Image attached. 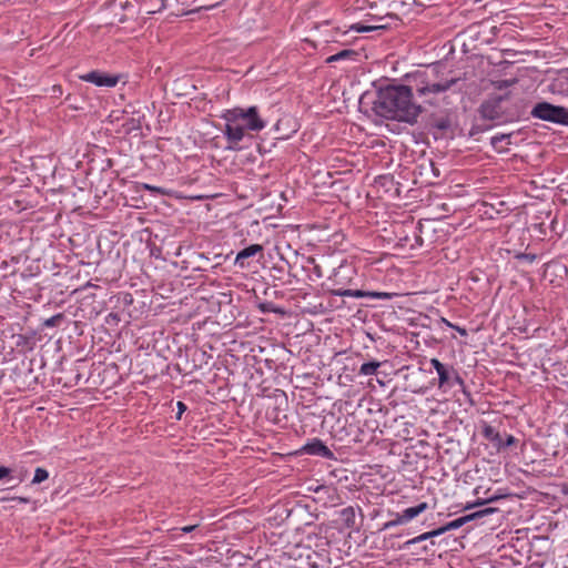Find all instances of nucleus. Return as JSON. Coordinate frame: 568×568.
Here are the masks:
<instances>
[{
  "mask_svg": "<svg viewBox=\"0 0 568 568\" xmlns=\"http://www.w3.org/2000/svg\"><path fill=\"white\" fill-rule=\"evenodd\" d=\"M506 139H509V135H506V134H501V135H495V136H491L490 139V143L491 145L495 148V149H501V142Z\"/></svg>",
  "mask_w": 568,
  "mask_h": 568,
  "instance_id": "nucleus-32",
  "label": "nucleus"
},
{
  "mask_svg": "<svg viewBox=\"0 0 568 568\" xmlns=\"http://www.w3.org/2000/svg\"><path fill=\"white\" fill-rule=\"evenodd\" d=\"M483 436L499 452L503 449L504 435L500 434L495 427L485 425L483 428Z\"/></svg>",
  "mask_w": 568,
  "mask_h": 568,
  "instance_id": "nucleus-14",
  "label": "nucleus"
},
{
  "mask_svg": "<svg viewBox=\"0 0 568 568\" xmlns=\"http://www.w3.org/2000/svg\"><path fill=\"white\" fill-rule=\"evenodd\" d=\"M425 128L435 140L453 138L455 134V125L448 113H432L425 123Z\"/></svg>",
  "mask_w": 568,
  "mask_h": 568,
  "instance_id": "nucleus-3",
  "label": "nucleus"
},
{
  "mask_svg": "<svg viewBox=\"0 0 568 568\" xmlns=\"http://www.w3.org/2000/svg\"><path fill=\"white\" fill-rule=\"evenodd\" d=\"M535 118L568 126V108L540 102L535 104Z\"/></svg>",
  "mask_w": 568,
  "mask_h": 568,
  "instance_id": "nucleus-6",
  "label": "nucleus"
},
{
  "mask_svg": "<svg viewBox=\"0 0 568 568\" xmlns=\"http://www.w3.org/2000/svg\"><path fill=\"white\" fill-rule=\"evenodd\" d=\"M437 536H440V532L438 531V528L437 529H434L432 531H427V532H424L413 539H409L405 542V546L408 547L410 545H415V544H418L420 541H425L427 539H430V538H434V537H437Z\"/></svg>",
  "mask_w": 568,
  "mask_h": 568,
  "instance_id": "nucleus-21",
  "label": "nucleus"
},
{
  "mask_svg": "<svg viewBox=\"0 0 568 568\" xmlns=\"http://www.w3.org/2000/svg\"><path fill=\"white\" fill-rule=\"evenodd\" d=\"M535 542L538 544V548L540 551H535V568H552L554 566V556L550 551L551 545L547 537H536Z\"/></svg>",
  "mask_w": 568,
  "mask_h": 568,
  "instance_id": "nucleus-9",
  "label": "nucleus"
},
{
  "mask_svg": "<svg viewBox=\"0 0 568 568\" xmlns=\"http://www.w3.org/2000/svg\"><path fill=\"white\" fill-rule=\"evenodd\" d=\"M144 189L146 190H150L152 192H156V193H163L162 190L158 186H152V185H149V184H144Z\"/></svg>",
  "mask_w": 568,
  "mask_h": 568,
  "instance_id": "nucleus-43",
  "label": "nucleus"
},
{
  "mask_svg": "<svg viewBox=\"0 0 568 568\" xmlns=\"http://www.w3.org/2000/svg\"><path fill=\"white\" fill-rule=\"evenodd\" d=\"M455 385H458L460 387H464V381L463 378L458 375L457 372H455L453 369V375H452V378H450V384L447 385V387H454Z\"/></svg>",
  "mask_w": 568,
  "mask_h": 568,
  "instance_id": "nucleus-33",
  "label": "nucleus"
},
{
  "mask_svg": "<svg viewBox=\"0 0 568 568\" xmlns=\"http://www.w3.org/2000/svg\"><path fill=\"white\" fill-rule=\"evenodd\" d=\"M231 116V109L225 110L221 116L226 122L223 134L227 140L229 145L225 149L237 151L241 149L240 142L244 139L246 130L240 120L232 122Z\"/></svg>",
  "mask_w": 568,
  "mask_h": 568,
  "instance_id": "nucleus-5",
  "label": "nucleus"
},
{
  "mask_svg": "<svg viewBox=\"0 0 568 568\" xmlns=\"http://www.w3.org/2000/svg\"><path fill=\"white\" fill-rule=\"evenodd\" d=\"M496 511H497V508L486 507V508H483V509L477 510L475 513H471L470 516L473 517V520H475V519L483 518L485 516L491 515V514H494Z\"/></svg>",
  "mask_w": 568,
  "mask_h": 568,
  "instance_id": "nucleus-28",
  "label": "nucleus"
},
{
  "mask_svg": "<svg viewBox=\"0 0 568 568\" xmlns=\"http://www.w3.org/2000/svg\"><path fill=\"white\" fill-rule=\"evenodd\" d=\"M51 91L54 97L62 94V88L60 85H53Z\"/></svg>",
  "mask_w": 568,
  "mask_h": 568,
  "instance_id": "nucleus-42",
  "label": "nucleus"
},
{
  "mask_svg": "<svg viewBox=\"0 0 568 568\" xmlns=\"http://www.w3.org/2000/svg\"><path fill=\"white\" fill-rule=\"evenodd\" d=\"M523 77L511 78L507 80H494L493 87L498 90V93L489 94L480 104L478 112L483 120L500 124L511 121L515 113L511 111V99L516 94L518 87L525 89L526 85Z\"/></svg>",
  "mask_w": 568,
  "mask_h": 568,
  "instance_id": "nucleus-2",
  "label": "nucleus"
},
{
  "mask_svg": "<svg viewBox=\"0 0 568 568\" xmlns=\"http://www.w3.org/2000/svg\"><path fill=\"white\" fill-rule=\"evenodd\" d=\"M516 442V438L513 435H504L503 438V449L511 446Z\"/></svg>",
  "mask_w": 568,
  "mask_h": 568,
  "instance_id": "nucleus-38",
  "label": "nucleus"
},
{
  "mask_svg": "<svg viewBox=\"0 0 568 568\" xmlns=\"http://www.w3.org/2000/svg\"><path fill=\"white\" fill-rule=\"evenodd\" d=\"M49 478V473L47 469L44 468H41V467H38L36 470H34V476H33V479H32V484L33 485H37V484H41L42 481L47 480Z\"/></svg>",
  "mask_w": 568,
  "mask_h": 568,
  "instance_id": "nucleus-24",
  "label": "nucleus"
},
{
  "mask_svg": "<svg viewBox=\"0 0 568 568\" xmlns=\"http://www.w3.org/2000/svg\"><path fill=\"white\" fill-rule=\"evenodd\" d=\"M541 28H542L541 26H535V34H536V33H538V32L536 31V29H541Z\"/></svg>",
  "mask_w": 568,
  "mask_h": 568,
  "instance_id": "nucleus-49",
  "label": "nucleus"
},
{
  "mask_svg": "<svg viewBox=\"0 0 568 568\" xmlns=\"http://www.w3.org/2000/svg\"><path fill=\"white\" fill-rule=\"evenodd\" d=\"M176 407H178V413H176L175 418L178 420H180L182 418V414L187 409V406L183 402L179 400L176 403Z\"/></svg>",
  "mask_w": 568,
  "mask_h": 568,
  "instance_id": "nucleus-37",
  "label": "nucleus"
},
{
  "mask_svg": "<svg viewBox=\"0 0 568 568\" xmlns=\"http://www.w3.org/2000/svg\"><path fill=\"white\" fill-rule=\"evenodd\" d=\"M554 500H555V497L552 495H550L549 493H541V491H537L535 489V498H534L535 507L539 503L550 505Z\"/></svg>",
  "mask_w": 568,
  "mask_h": 568,
  "instance_id": "nucleus-23",
  "label": "nucleus"
},
{
  "mask_svg": "<svg viewBox=\"0 0 568 568\" xmlns=\"http://www.w3.org/2000/svg\"><path fill=\"white\" fill-rule=\"evenodd\" d=\"M430 365L436 369L437 374L439 375L442 372H445L447 369L446 365H444L439 359L432 358Z\"/></svg>",
  "mask_w": 568,
  "mask_h": 568,
  "instance_id": "nucleus-36",
  "label": "nucleus"
},
{
  "mask_svg": "<svg viewBox=\"0 0 568 568\" xmlns=\"http://www.w3.org/2000/svg\"><path fill=\"white\" fill-rule=\"evenodd\" d=\"M79 79L84 82L93 83L97 87L113 88L118 84L120 78L119 75H113L99 70H93L85 74H81Z\"/></svg>",
  "mask_w": 568,
  "mask_h": 568,
  "instance_id": "nucleus-10",
  "label": "nucleus"
},
{
  "mask_svg": "<svg viewBox=\"0 0 568 568\" xmlns=\"http://www.w3.org/2000/svg\"><path fill=\"white\" fill-rule=\"evenodd\" d=\"M64 315L62 313L55 314L43 322L44 327H57L63 321Z\"/></svg>",
  "mask_w": 568,
  "mask_h": 568,
  "instance_id": "nucleus-25",
  "label": "nucleus"
},
{
  "mask_svg": "<svg viewBox=\"0 0 568 568\" xmlns=\"http://www.w3.org/2000/svg\"><path fill=\"white\" fill-rule=\"evenodd\" d=\"M545 82H546L545 80H541V81L539 82V87L544 85V84H545Z\"/></svg>",
  "mask_w": 568,
  "mask_h": 568,
  "instance_id": "nucleus-50",
  "label": "nucleus"
},
{
  "mask_svg": "<svg viewBox=\"0 0 568 568\" xmlns=\"http://www.w3.org/2000/svg\"><path fill=\"white\" fill-rule=\"evenodd\" d=\"M453 328H455L462 336H466L467 335V331L463 327H459V326H453Z\"/></svg>",
  "mask_w": 568,
  "mask_h": 568,
  "instance_id": "nucleus-45",
  "label": "nucleus"
},
{
  "mask_svg": "<svg viewBox=\"0 0 568 568\" xmlns=\"http://www.w3.org/2000/svg\"><path fill=\"white\" fill-rule=\"evenodd\" d=\"M231 120H240L245 130L260 132L266 126V122L260 116L257 106H250L247 109L233 108L231 109Z\"/></svg>",
  "mask_w": 568,
  "mask_h": 568,
  "instance_id": "nucleus-4",
  "label": "nucleus"
},
{
  "mask_svg": "<svg viewBox=\"0 0 568 568\" xmlns=\"http://www.w3.org/2000/svg\"><path fill=\"white\" fill-rule=\"evenodd\" d=\"M356 268L352 264L341 263L334 268L333 274L329 276L334 288L329 291H343L346 286L351 285L356 277Z\"/></svg>",
  "mask_w": 568,
  "mask_h": 568,
  "instance_id": "nucleus-7",
  "label": "nucleus"
},
{
  "mask_svg": "<svg viewBox=\"0 0 568 568\" xmlns=\"http://www.w3.org/2000/svg\"><path fill=\"white\" fill-rule=\"evenodd\" d=\"M396 293H388V292H376V291H369V297L376 298V300H392L394 296H396Z\"/></svg>",
  "mask_w": 568,
  "mask_h": 568,
  "instance_id": "nucleus-27",
  "label": "nucleus"
},
{
  "mask_svg": "<svg viewBox=\"0 0 568 568\" xmlns=\"http://www.w3.org/2000/svg\"><path fill=\"white\" fill-rule=\"evenodd\" d=\"M490 128H491V125H487V124H484V123H475L471 126V129L469 131V134L471 136H475L476 134H479V133H481V132H484V131H486V130H488Z\"/></svg>",
  "mask_w": 568,
  "mask_h": 568,
  "instance_id": "nucleus-31",
  "label": "nucleus"
},
{
  "mask_svg": "<svg viewBox=\"0 0 568 568\" xmlns=\"http://www.w3.org/2000/svg\"><path fill=\"white\" fill-rule=\"evenodd\" d=\"M430 365L436 369L437 374L439 375L442 372H445L447 369L446 365H444L439 359L432 358Z\"/></svg>",
  "mask_w": 568,
  "mask_h": 568,
  "instance_id": "nucleus-34",
  "label": "nucleus"
},
{
  "mask_svg": "<svg viewBox=\"0 0 568 568\" xmlns=\"http://www.w3.org/2000/svg\"><path fill=\"white\" fill-rule=\"evenodd\" d=\"M383 19H384L383 17L375 18L376 21H382Z\"/></svg>",
  "mask_w": 568,
  "mask_h": 568,
  "instance_id": "nucleus-51",
  "label": "nucleus"
},
{
  "mask_svg": "<svg viewBox=\"0 0 568 568\" xmlns=\"http://www.w3.org/2000/svg\"><path fill=\"white\" fill-rule=\"evenodd\" d=\"M538 232L541 235V236H539V239H541V240H542V236H545L547 234L546 229L544 227V223L542 222L538 224Z\"/></svg>",
  "mask_w": 568,
  "mask_h": 568,
  "instance_id": "nucleus-44",
  "label": "nucleus"
},
{
  "mask_svg": "<svg viewBox=\"0 0 568 568\" xmlns=\"http://www.w3.org/2000/svg\"><path fill=\"white\" fill-rule=\"evenodd\" d=\"M443 322H444L447 326H449V327H453V326H454L453 324H450V323H449L447 320H445V318H443Z\"/></svg>",
  "mask_w": 568,
  "mask_h": 568,
  "instance_id": "nucleus-47",
  "label": "nucleus"
},
{
  "mask_svg": "<svg viewBox=\"0 0 568 568\" xmlns=\"http://www.w3.org/2000/svg\"><path fill=\"white\" fill-rule=\"evenodd\" d=\"M520 257L529 258L532 261V254H529V253H525V254L520 255Z\"/></svg>",
  "mask_w": 568,
  "mask_h": 568,
  "instance_id": "nucleus-46",
  "label": "nucleus"
},
{
  "mask_svg": "<svg viewBox=\"0 0 568 568\" xmlns=\"http://www.w3.org/2000/svg\"><path fill=\"white\" fill-rule=\"evenodd\" d=\"M357 55H358V53L355 50L344 49V50L328 57L326 59V62L333 63V62H337L341 60L355 59V57H357Z\"/></svg>",
  "mask_w": 568,
  "mask_h": 568,
  "instance_id": "nucleus-19",
  "label": "nucleus"
},
{
  "mask_svg": "<svg viewBox=\"0 0 568 568\" xmlns=\"http://www.w3.org/2000/svg\"><path fill=\"white\" fill-rule=\"evenodd\" d=\"M258 310L266 314V313H275V314H284V311L280 307H277L272 302H262L257 305Z\"/></svg>",
  "mask_w": 568,
  "mask_h": 568,
  "instance_id": "nucleus-22",
  "label": "nucleus"
},
{
  "mask_svg": "<svg viewBox=\"0 0 568 568\" xmlns=\"http://www.w3.org/2000/svg\"><path fill=\"white\" fill-rule=\"evenodd\" d=\"M301 452L306 455L321 456L326 459H335L334 453L321 440L320 438H313L307 442Z\"/></svg>",
  "mask_w": 568,
  "mask_h": 568,
  "instance_id": "nucleus-12",
  "label": "nucleus"
},
{
  "mask_svg": "<svg viewBox=\"0 0 568 568\" xmlns=\"http://www.w3.org/2000/svg\"><path fill=\"white\" fill-rule=\"evenodd\" d=\"M406 81L407 84H388L377 90L372 106L377 116L414 125L424 111L414 101V93L422 103L436 105L439 95L454 88L459 79H438L436 68H432L406 74Z\"/></svg>",
  "mask_w": 568,
  "mask_h": 568,
  "instance_id": "nucleus-1",
  "label": "nucleus"
},
{
  "mask_svg": "<svg viewBox=\"0 0 568 568\" xmlns=\"http://www.w3.org/2000/svg\"><path fill=\"white\" fill-rule=\"evenodd\" d=\"M561 270H565V267L562 265H560L559 263H547L545 265V270H544L542 276L546 280L548 273H556L557 271H561Z\"/></svg>",
  "mask_w": 568,
  "mask_h": 568,
  "instance_id": "nucleus-29",
  "label": "nucleus"
},
{
  "mask_svg": "<svg viewBox=\"0 0 568 568\" xmlns=\"http://www.w3.org/2000/svg\"><path fill=\"white\" fill-rule=\"evenodd\" d=\"M10 474H11V469L9 467L0 466V480L10 476Z\"/></svg>",
  "mask_w": 568,
  "mask_h": 568,
  "instance_id": "nucleus-41",
  "label": "nucleus"
},
{
  "mask_svg": "<svg viewBox=\"0 0 568 568\" xmlns=\"http://www.w3.org/2000/svg\"><path fill=\"white\" fill-rule=\"evenodd\" d=\"M427 508L428 504L423 501L414 507L404 509L402 513H396L393 519L383 525L382 530H388L398 525H404L424 513Z\"/></svg>",
  "mask_w": 568,
  "mask_h": 568,
  "instance_id": "nucleus-8",
  "label": "nucleus"
},
{
  "mask_svg": "<svg viewBox=\"0 0 568 568\" xmlns=\"http://www.w3.org/2000/svg\"><path fill=\"white\" fill-rule=\"evenodd\" d=\"M381 365H382V363L377 362V361H371L367 363H363L358 373H359V375H365V376L374 375L377 373V369Z\"/></svg>",
  "mask_w": 568,
  "mask_h": 568,
  "instance_id": "nucleus-20",
  "label": "nucleus"
},
{
  "mask_svg": "<svg viewBox=\"0 0 568 568\" xmlns=\"http://www.w3.org/2000/svg\"><path fill=\"white\" fill-rule=\"evenodd\" d=\"M264 247L261 244H251L240 252H237L234 265L241 270H245L250 266L248 258L255 256L256 254H263Z\"/></svg>",
  "mask_w": 568,
  "mask_h": 568,
  "instance_id": "nucleus-13",
  "label": "nucleus"
},
{
  "mask_svg": "<svg viewBox=\"0 0 568 568\" xmlns=\"http://www.w3.org/2000/svg\"><path fill=\"white\" fill-rule=\"evenodd\" d=\"M430 365L436 369L437 374L439 375L442 372H445L447 369L446 365H444L439 359L432 358Z\"/></svg>",
  "mask_w": 568,
  "mask_h": 568,
  "instance_id": "nucleus-35",
  "label": "nucleus"
},
{
  "mask_svg": "<svg viewBox=\"0 0 568 568\" xmlns=\"http://www.w3.org/2000/svg\"><path fill=\"white\" fill-rule=\"evenodd\" d=\"M469 521H473V517L470 516V514L462 516V517H459V518H457L455 520H452V521L447 523L446 525L439 527L438 531L440 532V535H443L446 531L458 529V528H460L462 526L466 525Z\"/></svg>",
  "mask_w": 568,
  "mask_h": 568,
  "instance_id": "nucleus-15",
  "label": "nucleus"
},
{
  "mask_svg": "<svg viewBox=\"0 0 568 568\" xmlns=\"http://www.w3.org/2000/svg\"><path fill=\"white\" fill-rule=\"evenodd\" d=\"M547 81H550L546 87L551 92L568 95V68L556 72L548 71Z\"/></svg>",
  "mask_w": 568,
  "mask_h": 568,
  "instance_id": "nucleus-11",
  "label": "nucleus"
},
{
  "mask_svg": "<svg viewBox=\"0 0 568 568\" xmlns=\"http://www.w3.org/2000/svg\"><path fill=\"white\" fill-rule=\"evenodd\" d=\"M196 527H197V525H189V526H184L181 528H173L172 531L180 530L181 532L190 534V532L194 531L196 529Z\"/></svg>",
  "mask_w": 568,
  "mask_h": 568,
  "instance_id": "nucleus-40",
  "label": "nucleus"
},
{
  "mask_svg": "<svg viewBox=\"0 0 568 568\" xmlns=\"http://www.w3.org/2000/svg\"><path fill=\"white\" fill-rule=\"evenodd\" d=\"M452 375H453V368L450 371L447 368L445 372H442L438 375V386L440 388H443V387H446L447 385H449Z\"/></svg>",
  "mask_w": 568,
  "mask_h": 568,
  "instance_id": "nucleus-26",
  "label": "nucleus"
},
{
  "mask_svg": "<svg viewBox=\"0 0 568 568\" xmlns=\"http://www.w3.org/2000/svg\"><path fill=\"white\" fill-rule=\"evenodd\" d=\"M498 498H499L498 496H495V497H490V498H488V499H483V500H480V499H479V500H477V501H475V503H468V504H466V506L464 507V510H468V509H471V508H474V507H478V506H484V505H486V504H488V503H491V501H494V500H497Z\"/></svg>",
  "mask_w": 568,
  "mask_h": 568,
  "instance_id": "nucleus-30",
  "label": "nucleus"
},
{
  "mask_svg": "<svg viewBox=\"0 0 568 568\" xmlns=\"http://www.w3.org/2000/svg\"><path fill=\"white\" fill-rule=\"evenodd\" d=\"M339 517L345 527L353 528L355 526L356 514L352 506L342 509Z\"/></svg>",
  "mask_w": 568,
  "mask_h": 568,
  "instance_id": "nucleus-17",
  "label": "nucleus"
},
{
  "mask_svg": "<svg viewBox=\"0 0 568 568\" xmlns=\"http://www.w3.org/2000/svg\"><path fill=\"white\" fill-rule=\"evenodd\" d=\"M443 322H444L447 326H449V327H453V326H454L453 324H450V323H449L447 320H445V318H443Z\"/></svg>",
  "mask_w": 568,
  "mask_h": 568,
  "instance_id": "nucleus-48",
  "label": "nucleus"
},
{
  "mask_svg": "<svg viewBox=\"0 0 568 568\" xmlns=\"http://www.w3.org/2000/svg\"><path fill=\"white\" fill-rule=\"evenodd\" d=\"M6 500H17L19 501L20 504H28L30 501L29 498L27 497H20V496H17V497H11V498H8V497H0V501H6Z\"/></svg>",
  "mask_w": 568,
  "mask_h": 568,
  "instance_id": "nucleus-39",
  "label": "nucleus"
},
{
  "mask_svg": "<svg viewBox=\"0 0 568 568\" xmlns=\"http://www.w3.org/2000/svg\"><path fill=\"white\" fill-rule=\"evenodd\" d=\"M333 296L363 298L369 297V291L345 288L343 291H329Z\"/></svg>",
  "mask_w": 568,
  "mask_h": 568,
  "instance_id": "nucleus-16",
  "label": "nucleus"
},
{
  "mask_svg": "<svg viewBox=\"0 0 568 568\" xmlns=\"http://www.w3.org/2000/svg\"><path fill=\"white\" fill-rule=\"evenodd\" d=\"M387 28V24H365L363 22L354 23L349 27L351 31H355L358 33L362 32H371L376 30H385Z\"/></svg>",
  "mask_w": 568,
  "mask_h": 568,
  "instance_id": "nucleus-18",
  "label": "nucleus"
}]
</instances>
